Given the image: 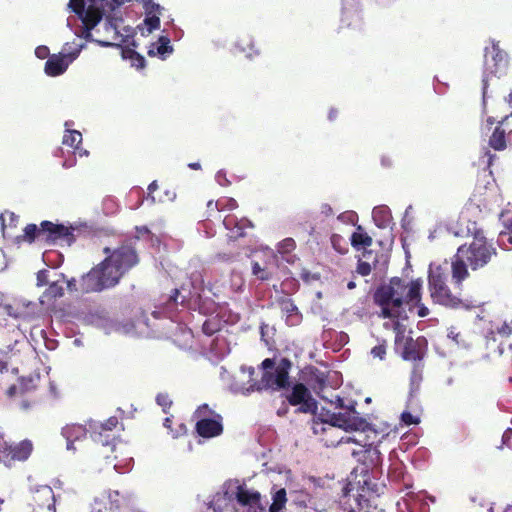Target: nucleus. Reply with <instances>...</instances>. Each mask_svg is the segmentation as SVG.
I'll return each instance as SVG.
<instances>
[{
  "label": "nucleus",
  "mask_w": 512,
  "mask_h": 512,
  "mask_svg": "<svg viewBox=\"0 0 512 512\" xmlns=\"http://www.w3.org/2000/svg\"><path fill=\"white\" fill-rule=\"evenodd\" d=\"M122 57L124 59H130L132 61V65L136 68H143L145 66L144 57L132 48H122Z\"/></svg>",
  "instance_id": "29"
},
{
  "label": "nucleus",
  "mask_w": 512,
  "mask_h": 512,
  "mask_svg": "<svg viewBox=\"0 0 512 512\" xmlns=\"http://www.w3.org/2000/svg\"><path fill=\"white\" fill-rule=\"evenodd\" d=\"M91 430L81 424H67L62 428V435L67 441V449H75L73 444L75 441L84 439Z\"/></svg>",
  "instance_id": "18"
},
{
  "label": "nucleus",
  "mask_w": 512,
  "mask_h": 512,
  "mask_svg": "<svg viewBox=\"0 0 512 512\" xmlns=\"http://www.w3.org/2000/svg\"><path fill=\"white\" fill-rule=\"evenodd\" d=\"M336 408L343 409V412L332 413L327 412L326 416L320 413L318 419L322 423H329L332 426L342 428L346 431L365 430L368 423L360 416L353 405L345 406L343 398L337 396L335 400Z\"/></svg>",
  "instance_id": "5"
},
{
  "label": "nucleus",
  "mask_w": 512,
  "mask_h": 512,
  "mask_svg": "<svg viewBox=\"0 0 512 512\" xmlns=\"http://www.w3.org/2000/svg\"><path fill=\"white\" fill-rule=\"evenodd\" d=\"M40 226L38 227L36 224H27L25 228L23 229V234L18 236L17 239L19 242H27V243H33L35 241H41L42 242V236H41Z\"/></svg>",
  "instance_id": "25"
},
{
  "label": "nucleus",
  "mask_w": 512,
  "mask_h": 512,
  "mask_svg": "<svg viewBox=\"0 0 512 512\" xmlns=\"http://www.w3.org/2000/svg\"><path fill=\"white\" fill-rule=\"evenodd\" d=\"M223 210V201L218 200L214 202L213 200H209L207 202V219L212 216V212Z\"/></svg>",
  "instance_id": "43"
},
{
  "label": "nucleus",
  "mask_w": 512,
  "mask_h": 512,
  "mask_svg": "<svg viewBox=\"0 0 512 512\" xmlns=\"http://www.w3.org/2000/svg\"><path fill=\"white\" fill-rule=\"evenodd\" d=\"M215 416V412L209 408L207 404H203L197 408L194 413V417L198 420L201 418H210V416Z\"/></svg>",
  "instance_id": "39"
},
{
  "label": "nucleus",
  "mask_w": 512,
  "mask_h": 512,
  "mask_svg": "<svg viewBox=\"0 0 512 512\" xmlns=\"http://www.w3.org/2000/svg\"><path fill=\"white\" fill-rule=\"evenodd\" d=\"M118 423V418L115 416L109 417L103 423L90 421L89 429L91 430V436L95 441H101L103 434L113 431L117 427Z\"/></svg>",
  "instance_id": "20"
},
{
  "label": "nucleus",
  "mask_w": 512,
  "mask_h": 512,
  "mask_svg": "<svg viewBox=\"0 0 512 512\" xmlns=\"http://www.w3.org/2000/svg\"><path fill=\"white\" fill-rule=\"evenodd\" d=\"M40 231L42 232V242L47 244L65 242L68 245H71L75 241L73 228L67 227L63 224H57L45 220L40 223Z\"/></svg>",
  "instance_id": "10"
},
{
  "label": "nucleus",
  "mask_w": 512,
  "mask_h": 512,
  "mask_svg": "<svg viewBox=\"0 0 512 512\" xmlns=\"http://www.w3.org/2000/svg\"><path fill=\"white\" fill-rule=\"evenodd\" d=\"M499 219L501 220L503 227L512 233V216L506 217L505 212L502 211L499 215Z\"/></svg>",
  "instance_id": "47"
},
{
  "label": "nucleus",
  "mask_w": 512,
  "mask_h": 512,
  "mask_svg": "<svg viewBox=\"0 0 512 512\" xmlns=\"http://www.w3.org/2000/svg\"><path fill=\"white\" fill-rule=\"evenodd\" d=\"M267 328H268L267 324H265V323L261 324V326H260L261 339H266V329Z\"/></svg>",
  "instance_id": "59"
},
{
  "label": "nucleus",
  "mask_w": 512,
  "mask_h": 512,
  "mask_svg": "<svg viewBox=\"0 0 512 512\" xmlns=\"http://www.w3.org/2000/svg\"><path fill=\"white\" fill-rule=\"evenodd\" d=\"M261 366L264 369V371H269V369L274 368L275 362L271 358H266L262 361Z\"/></svg>",
  "instance_id": "56"
},
{
  "label": "nucleus",
  "mask_w": 512,
  "mask_h": 512,
  "mask_svg": "<svg viewBox=\"0 0 512 512\" xmlns=\"http://www.w3.org/2000/svg\"><path fill=\"white\" fill-rule=\"evenodd\" d=\"M366 452L371 455V461L374 465H376L380 460V451L377 449V447H372V445H369L366 449Z\"/></svg>",
  "instance_id": "46"
},
{
  "label": "nucleus",
  "mask_w": 512,
  "mask_h": 512,
  "mask_svg": "<svg viewBox=\"0 0 512 512\" xmlns=\"http://www.w3.org/2000/svg\"><path fill=\"white\" fill-rule=\"evenodd\" d=\"M238 207L237 201L233 198H228L223 202V209L228 208L229 210H234Z\"/></svg>",
  "instance_id": "54"
},
{
  "label": "nucleus",
  "mask_w": 512,
  "mask_h": 512,
  "mask_svg": "<svg viewBox=\"0 0 512 512\" xmlns=\"http://www.w3.org/2000/svg\"><path fill=\"white\" fill-rule=\"evenodd\" d=\"M337 114H338V111L336 109H330L329 114H328L329 120L336 119Z\"/></svg>",
  "instance_id": "60"
},
{
  "label": "nucleus",
  "mask_w": 512,
  "mask_h": 512,
  "mask_svg": "<svg viewBox=\"0 0 512 512\" xmlns=\"http://www.w3.org/2000/svg\"><path fill=\"white\" fill-rule=\"evenodd\" d=\"M106 14L109 15V11H104L100 3L99 6L89 5L88 8L84 10L83 14L79 16V18L82 20L84 28L83 37L87 41L94 40L102 47H120V44L114 43L115 40H111V37L92 39V29H94L97 26V24L101 21L102 17Z\"/></svg>",
  "instance_id": "7"
},
{
  "label": "nucleus",
  "mask_w": 512,
  "mask_h": 512,
  "mask_svg": "<svg viewBox=\"0 0 512 512\" xmlns=\"http://www.w3.org/2000/svg\"><path fill=\"white\" fill-rule=\"evenodd\" d=\"M82 143V134L77 130H66L63 136V144L76 151H80L79 145ZM81 154V152H79Z\"/></svg>",
  "instance_id": "26"
},
{
  "label": "nucleus",
  "mask_w": 512,
  "mask_h": 512,
  "mask_svg": "<svg viewBox=\"0 0 512 512\" xmlns=\"http://www.w3.org/2000/svg\"><path fill=\"white\" fill-rule=\"evenodd\" d=\"M351 245L355 249L370 247L373 243V239L363 229L362 226H357L356 231L353 232L350 238Z\"/></svg>",
  "instance_id": "23"
},
{
  "label": "nucleus",
  "mask_w": 512,
  "mask_h": 512,
  "mask_svg": "<svg viewBox=\"0 0 512 512\" xmlns=\"http://www.w3.org/2000/svg\"><path fill=\"white\" fill-rule=\"evenodd\" d=\"M33 443L28 440H22L18 443H0V463L7 467H12L16 462L26 461L33 451Z\"/></svg>",
  "instance_id": "8"
},
{
  "label": "nucleus",
  "mask_w": 512,
  "mask_h": 512,
  "mask_svg": "<svg viewBox=\"0 0 512 512\" xmlns=\"http://www.w3.org/2000/svg\"><path fill=\"white\" fill-rule=\"evenodd\" d=\"M145 11L144 25L147 32L151 33L160 28V17L162 7L155 3L154 0H142Z\"/></svg>",
  "instance_id": "16"
},
{
  "label": "nucleus",
  "mask_w": 512,
  "mask_h": 512,
  "mask_svg": "<svg viewBox=\"0 0 512 512\" xmlns=\"http://www.w3.org/2000/svg\"><path fill=\"white\" fill-rule=\"evenodd\" d=\"M156 402L158 405H160L163 408L164 412H167L168 409H170V407L172 405V401H171L169 395L166 393H159L156 396Z\"/></svg>",
  "instance_id": "40"
},
{
  "label": "nucleus",
  "mask_w": 512,
  "mask_h": 512,
  "mask_svg": "<svg viewBox=\"0 0 512 512\" xmlns=\"http://www.w3.org/2000/svg\"><path fill=\"white\" fill-rule=\"evenodd\" d=\"M158 189L157 181H152L148 186V195L150 196L154 191Z\"/></svg>",
  "instance_id": "58"
},
{
  "label": "nucleus",
  "mask_w": 512,
  "mask_h": 512,
  "mask_svg": "<svg viewBox=\"0 0 512 512\" xmlns=\"http://www.w3.org/2000/svg\"><path fill=\"white\" fill-rule=\"evenodd\" d=\"M279 305L282 313H284L287 316V322H289V320L294 316L299 317L300 314L298 307L295 305L293 300L289 298H282L279 301Z\"/></svg>",
  "instance_id": "28"
},
{
  "label": "nucleus",
  "mask_w": 512,
  "mask_h": 512,
  "mask_svg": "<svg viewBox=\"0 0 512 512\" xmlns=\"http://www.w3.org/2000/svg\"><path fill=\"white\" fill-rule=\"evenodd\" d=\"M104 11H109V14L113 13L121 5L128 2L129 0H99ZM123 22L122 17L116 15H107V21L105 23V30L112 33L111 40H120L126 42V39L119 33L120 23Z\"/></svg>",
  "instance_id": "11"
},
{
  "label": "nucleus",
  "mask_w": 512,
  "mask_h": 512,
  "mask_svg": "<svg viewBox=\"0 0 512 512\" xmlns=\"http://www.w3.org/2000/svg\"><path fill=\"white\" fill-rule=\"evenodd\" d=\"M497 244L503 250H512V233L504 228L498 234Z\"/></svg>",
  "instance_id": "35"
},
{
  "label": "nucleus",
  "mask_w": 512,
  "mask_h": 512,
  "mask_svg": "<svg viewBox=\"0 0 512 512\" xmlns=\"http://www.w3.org/2000/svg\"><path fill=\"white\" fill-rule=\"evenodd\" d=\"M33 509H55V496L53 489L48 485H41L31 490V503Z\"/></svg>",
  "instance_id": "12"
},
{
  "label": "nucleus",
  "mask_w": 512,
  "mask_h": 512,
  "mask_svg": "<svg viewBox=\"0 0 512 512\" xmlns=\"http://www.w3.org/2000/svg\"><path fill=\"white\" fill-rule=\"evenodd\" d=\"M292 363L287 358H282L276 366L275 371H264L259 381H254L248 388V391H262L271 389L279 391L287 389L290 386L289 370Z\"/></svg>",
  "instance_id": "6"
},
{
  "label": "nucleus",
  "mask_w": 512,
  "mask_h": 512,
  "mask_svg": "<svg viewBox=\"0 0 512 512\" xmlns=\"http://www.w3.org/2000/svg\"><path fill=\"white\" fill-rule=\"evenodd\" d=\"M21 312L18 308H15L11 304H0V327H3L7 323L8 317L19 318Z\"/></svg>",
  "instance_id": "27"
},
{
  "label": "nucleus",
  "mask_w": 512,
  "mask_h": 512,
  "mask_svg": "<svg viewBox=\"0 0 512 512\" xmlns=\"http://www.w3.org/2000/svg\"><path fill=\"white\" fill-rule=\"evenodd\" d=\"M386 349H387V344H386V341L385 340H382V342L376 346H374L372 349H371V355L374 357V358H378L380 360H384L385 357H386Z\"/></svg>",
  "instance_id": "38"
},
{
  "label": "nucleus",
  "mask_w": 512,
  "mask_h": 512,
  "mask_svg": "<svg viewBox=\"0 0 512 512\" xmlns=\"http://www.w3.org/2000/svg\"><path fill=\"white\" fill-rule=\"evenodd\" d=\"M423 351L421 349V341L413 340L412 338L406 339L401 356L407 361H420L423 358Z\"/></svg>",
  "instance_id": "21"
},
{
  "label": "nucleus",
  "mask_w": 512,
  "mask_h": 512,
  "mask_svg": "<svg viewBox=\"0 0 512 512\" xmlns=\"http://www.w3.org/2000/svg\"><path fill=\"white\" fill-rule=\"evenodd\" d=\"M6 394L8 397H15L17 395H20L19 385H11L7 389Z\"/></svg>",
  "instance_id": "55"
},
{
  "label": "nucleus",
  "mask_w": 512,
  "mask_h": 512,
  "mask_svg": "<svg viewBox=\"0 0 512 512\" xmlns=\"http://www.w3.org/2000/svg\"><path fill=\"white\" fill-rule=\"evenodd\" d=\"M497 255V249L487 238L477 232L469 245H461L458 248V256L465 258L472 270L485 267Z\"/></svg>",
  "instance_id": "4"
},
{
  "label": "nucleus",
  "mask_w": 512,
  "mask_h": 512,
  "mask_svg": "<svg viewBox=\"0 0 512 512\" xmlns=\"http://www.w3.org/2000/svg\"><path fill=\"white\" fill-rule=\"evenodd\" d=\"M173 47L170 45V39L168 36H160L158 38V43H152L149 50V56H164L167 53H172Z\"/></svg>",
  "instance_id": "24"
},
{
  "label": "nucleus",
  "mask_w": 512,
  "mask_h": 512,
  "mask_svg": "<svg viewBox=\"0 0 512 512\" xmlns=\"http://www.w3.org/2000/svg\"><path fill=\"white\" fill-rule=\"evenodd\" d=\"M489 145L498 151H502L507 147L506 131L502 127V122L495 127L492 135L489 138Z\"/></svg>",
  "instance_id": "22"
},
{
  "label": "nucleus",
  "mask_w": 512,
  "mask_h": 512,
  "mask_svg": "<svg viewBox=\"0 0 512 512\" xmlns=\"http://www.w3.org/2000/svg\"><path fill=\"white\" fill-rule=\"evenodd\" d=\"M373 218L378 227H384L389 220V212L383 207L375 208L373 210Z\"/></svg>",
  "instance_id": "36"
},
{
  "label": "nucleus",
  "mask_w": 512,
  "mask_h": 512,
  "mask_svg": "<svg viewBox=\"0 0 512 512\" xmlns=\"http://www.w3.org/2000/svg\"><path fill=\"white\" fill-rule=\"evenodd\" d=\"M63 295H64L63 286L61 284H59L58 282H53L45 290L42 297L47 299L48 301H51V300L60 298Z\"/></svg>",
  "instance_id": "31"
},
{
  "label": "nucleus",
  "mask_w": 512,
  "mask_h": 512,
  "mask_svg": "<svg viewBox=\"0 0 512 512\" xmlns=\"http://www.w3.org/2000/svg\"><path fill=\"white\" fill-rule=\"evenodd\" d=\"M468 266L465 258L458 256V253L454 256L451 263V273L456 289L459 291L461 290L462 282L469 276Z\"/></svg>",
  "instance_id": "19"
},
{
  "label": "nucleus",
  "mask_w": 512,
  "mask_h": 512,
  "mask_svg": "<svg viewBox=\"0 0 512 512\" xmlns=\"http://www.w3.org/2000/svg\"><path fill=\"white\" fill-rule=\"evenodd\" d=\"M236 499L242 506H249L254 512H265V507L261 504V495L259 492H252L239 486L236 492Z\"/></svg>",
  "instance_id": "17"
},
{
  "label": "nucleus",
  "mask_w": 512,
  "mask_h": 512,
  "mask_svg": "<svg viewBox=\"0 0 512 512\" xmlns=\"http://www.w3.org/2000/svg\"><path fill=\"white\" fill-rule=\"evenodd\" d=\"M33 512H56V510H50V509L36 510V509H33Z\"/></svg>",
  "instance_id": "64"
},
{
  "label": "nucleus",
  "mask_w": 512,
  "mask_h": 512,
  "mask_svg": "<svg viewBox=\"0 0 512 512\" xmlns=\"http://www.w3.org/2000/svg\"><path fill=\"white\" fill-rule=\"evenodd\" d=\"M38 380H39V376L29 377V378H24V377L21 378L19 381L20 395H24L26 393L36 390V388H37L36 381H38Z\"/></svg>",
  "instance_id": "33"
},
{
  "label": "nucleus",
  "mask_w": 512,
  "mask_h": 512,
  "mask_svg": "<svg viewBox=\"0 0 512 512\" xmlns=\"http://www.w3.org/2000/svg\"><path fill=\"white\" fill-rule=\"evenodd\" d=\"M401 420L406 425L418 424L419 420L417 417L413 416L410 412H403L401 414Z\"/></svg>",
  "instance_id": "45"
},
{
  "label": "nucleus",
  "mask_w": 512,
  "mask_h": 512,
  "mask_svg": "<svg viewBox=\"0 0 512 512\" xmlns=\"http://www.w3.org/2000/svg\"><path fill=\"white\" fill-rule=\"evenodd\" d=\"M136 236H134L133 238H130L128 239L127 241L123 242L119 247H122L124 245H131L135 251V253H137L136 251V248H135V243L137 242V240H139L141 237H144V236H149L151 234L149 228L147 226H137L136 227ZM138 255V254H136ZM139 258V256H137Z\"/></svg>",
  "instance_id": "34"
},
{
  "label": "nucleus",
  "mask_w": 512,
  "mask_h": 512,
  "mask_svg": "<svg viewBox=\"0 0 512 512\" xmlns=\"http://www.w3.org/2000/svg\"><path fill=\"white\" fill-rule=\"evenodd\" d=\"M202 330L206 335L211 336L217 331V328L214 326V324L211 321L206 320L203 323Z\"/></svg>",
  "instance_id": "50"
},
{
  "label": "nucleus",
  "mask_w": 512,
  "mask_h": 512,
  "mask_svg": "<svg viewBox=\"0 0 512 512\" xmlns=\"http://www.w3.org/2000/svg\"><path fill=\"white\" fill-rule=\"evenodd\" d=\"M103 252L107 255L104 260L83 274L79 280L72 278L67 281L69 292L90 294L113 288L119 284L130 269L139 263L131 245H124L113 250L105 247Z\"/></svg>",
  "instance_id": "1"
},
{
  "label": "nucleus",
  "mask_w": 512,
  "mask_h": 512,
  "mask_svg": "<svg viewBox=\"0 0 512 512\" xmlns=\"http://www.w3.org/2000/svg\"><path fill=\"white\" fill-rule=\"evenodd\" d=\"M76 54H53L45 63L44 71L48 76L55 77L63 74Z\"/></svg>",
  "instance_id": "14"
},
{
  "label": "nucleus",
  "mask_w": 512,
  "mask_h": 512,
  "mask_svg": "<svg viewBox=\"0 0 512 512\" xmlns=\"http://www.w3.org/2000/svg\"><path fill=\"white\" fill-rule=\"evenodd\" d=\"M330 242L333 249L339 254H346L348 252V244L346 240L339 234H332L330 237Z\"/></svg>",
  "instance_id": "32"
},
{
  "label": "nucleus",
  "mask_w": 512,
  "mask_h": 512,
  "mask_svg": "<svg viewBox=\"0 0 512 512\" xmlns=\"http://www.w3.org/2000/svg\"><path fill=\"white\" fill-rule=\"evenodd\" d=\"M449 274L447 263L431 264L428 272V290L434 303L448 308H458L462 304L461 294L459 290L454 292L449 288Z\"/></svg>",
  "instance_id": "3"
},
{
  "label": "nucleus",
  "mask_w": 512,
  "mask_h": 512,
  "mask_svg": "<svg viewBox=\"0 0 512 512\" xmlns=\"http://www.w3.org/2000/svg\"><path fill=\"white\" fill-rule=\"evenodd\" d=\"M37 403L36 399H22L19 402V408L23 411H28L32 407H34Z\"/></svg>",
  "instance_id": "48"
},
{
  "label": "nucleus",
  "mask_w": 512,
  "mask_h": 512,
  "mask_svg": "<svg viewBox=\"0 0 512 512\" xmlns=\"http://www.w3.org/2000/svg\"><path fill=\"white\" fill-rule=\"evenodd\" d=\"M295 246H296V243H295L294 239L286 238L279 243L278 250L281 253H289L295 248Z\"/></svg>",
  "instance_id": "42"
},
{
  "label": "nucleus",
  "mask_w": 512,
  "mask_h": 512,
  "mask_svg": "<svg viewBox=\"0 0 512 512\" xmlns=\"http://www.w3.org/2000/svg\"><path fill=\"white\" fill-rule=\"evenodd\" d=\"M418 306V316L419 317H426L429 314V309L424 305L421 304V300L419 302L413 301Z\"/></svg>",
  "instance_id": "52"
},
{
  "label": "nucleus",
  "mask_w": 512,
  "mask_h": 512,
  "mask_svg": "<svg viewBox=\"0 0 512 512\" xmlns=\"http://www.w3.org/2000/svg\"><path fill=\"white\" fill-rule=\"evenodd\" d=\"M286 490L284 488L279 489L274 495H273V502L270 505L269 512H280L287 501L286 497Z\"/></svg>",
  "instance_id": "30"
},
{
  "label": "nucleus",
  "mask_w": 512,
  "mask_h": 512,
  "mask_svg": "<svg viewBox=\"0 0 512 512\" xmlns=\"http://www.w3.org/2000/svg\"><path fill=\"white\" fill-rule=\"evenodd\" d=\"M35 55L39 58V59H45L49 56V49L47 46H38L36 49H35Z\"/></svg>",
  "instance_id": "51"
},
{
  "label": "nucleus",
  "mask_w": 512,
  "mask_h": 512,
  "mask_svg": "<svg viewBox=\"0 0 512 512\" xmlns=\"http://www.w3.org/2000/svg\"><path fill=\"white\" fill-rule=\"evenodd\" d=\"M291 406H297V413L316 415L318 402L313 398L310 390L303 384L297 383L292 387V391L286 396Z\"/></svg>",
  "instance_id": "9"
},
{
  "label": "nucleus",
  "mask_w": 512,
  "mask_h": 512,
  "mask_svg": "<svg viewBox=\"0 0 512 512\" xmlns=\"http://www.w3.org/2000/svg\"><path fill=\"white\" fill-rule=\"evenodd\" d=\"M408 285L399 277H392L387 284L379 286L374 292V302L381 307L384 318H397L404 303L421 300L422 280L415 279Z\"/></svg>",
  "instance_id": "2"
},
{
  "label": "nucleus",
  "mask_w": 512,
  "mask_h": 512,
  "mask_svg": "<svg viewBox=\"0 0 512 512\" xmlns=\"http://www.w3.org/2000/svg\"><path fill=\"white\" fill-rule=\"evenodd\" d=\"M356 271L361 276H368L372 271V266L367 261L359 260Z\"/></svg>",
  "instance_id": "44"
},
{
  "label": "nucleus",
  "mask_w": 512,
  "mask_h": 512,
  "mask_svg": "<svg viewBox=\"0 0 512 512\" xmlns=\"http://www.w3.org/2000/svg\"><path fill=\"white\" fill-rule=\"evenodd\" d=\"M69 8L78 16H81L85 10V0H70Z\"/></svg>",
  "instance_id": "41"
},
{
  "label": "nucleus",
  "mask_w": 512,
  "mask_h": 512,
  "mask_svg": "<svg viewBox=\"0 0 512 512\" xmlns=\"http://www.w3.org/2000/svg\"><path fill=\"white\" fill-rule=\"evenodd\" d=\"M197 434L203 438L219 436L223 432L222 417L216 414L213 418H201L195 425Z\"/></svg>",
  "instance_id": "13"
},
{
  "label": "nucleus",
  "mask_w": 512,
  "mask_h": 512,
  "mask_svg": "<svg viewBox=\"0 0 512 512\" xmlns=\"http://www.w3.org/2000/svg\"><path fill=\"white\" fill-rule=\"evenodd\" d=\"M507 142L512 146V129L507 134Z\"/></svg>",
  "instance_id": "63"
},
{
  "label": "nucleus",
  "mask_w": 512,
  "mask_h": 512,
  "mask_svg": "<svg viewBox=\"0 0 512 512\" xmlns=\"http://www.w3.org/2000/svg\"><path fill=\"white\" fill-rule=\"evenodd\" d=\"M252 274L261 281H266L271 278V273L262 268L258 262L252 263Z\"/></svg>",
  "instance_id": "37"
},
{
  "label": "nucleus",
  "mask_w": 512,
  "mask_h": 512,
  "mask_svg": "<svg viewBox=\"0 0 512 512\" xmlns=\"http://www.w3.org/2000/svg\"><path fill=\"white\" fill-rule=\"evenodd\" d=\"M502 443L509 449H512V428H508L503 436H502Z\"/></svg>",
  "instance_id": "49"
},
{
  "label": "nucleus",
  "mask_w": 512,
  "mask_h": 512,
  "mask_svg": "<svg viewBox=\"0 0 512 512\" xmlns=\"http://www.w3.org/2000/svg\"><path fill=\"white\" fill-rule=\"evenodd\" d=\"M9 217H10L11 222H17L18 221V216L15 213H13V212L9 213Z\"/></svg>",
  "instance_id": "62"
},
{
  "label": "nucleus",
  "mask_w": 512,
  "mask_h": 512,
  "mask_svg": "<svg viewBox=\"0 0 512 512\" xmlns=\"http://www.w3.org/2000/svg\"><path fill=\"white\" fill-rule=\"evenodd\" d=\"M321 212L326 216H331L334 214L333 209L329 204H323L321 206Z\"/></svg>",
  "instance_id": "57"
},
{
  "label": "nucleus",
  "mask_w": 512,
  "mask_h": 512,
  "mask_svg": "<svg viewBox=\"0 0 512 512\" xmlns=\"http://www.w3.org/2000/svg\"><path fill=\"white\" fill-rule=\"evenodd\" d=\"M180 291L178 289H174L172 294L169 296V300L166 302L167 305H177L178 304V296Z\"/></svg>",
  "instance_id": "53"
},
{
  "label": "nucleus",
  "mask_w": 512,
  "mask_h": 512,
  "mask_svg": "<svg viewBox=\"0 0 512 512\" xmlns=\"http://www.w3.org/2000/svg\"><path fill=\"white\" fill-rule=\"evenodd\" d=\"M223 224L228 230V237L233 240L244 237L245 230L253 227L249 219L245 217L238 218L234 214L227 215L223 220Z\"/></svg>",
  "instance_id": "15"
},
{
  "label": "nucleus",
  "mask_w": 512,
  "mask_h": 512,
  "mask_svg": "<svg viewBox=\"0 0 512 512\" xmlns=\"http://www.w3.org/2000/svg\"><path fill=\"white\" fill-rule=\"evenodd\" d=\"M188 166H189L191 169H193V170H198V169H200V167H201V166H200V164H199V163H197V162H195V163H190Z\"/></svg>",
  "instance_id": "61"
}]
</instances>
